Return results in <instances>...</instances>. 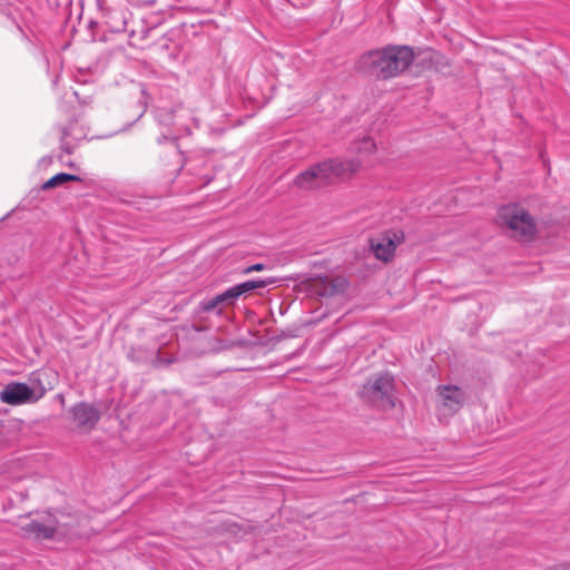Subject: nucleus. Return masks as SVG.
<instances>
[{
    "label": "nucleus",
    "mask_w": 570,
    "mask_h": 570,
    "mask_svg": "<svg viewBox=\"0 0 570 570\" xmlns=\"http://www.w3.org/2000/svg\"><path fill=\"white\" fill-rule=\"evenodd\" d=\"M185 131H186L187 134H190V129H189V127H185Z\"/></svg>",
    "instance_id": "nucleus-23"
},
{
    "label": "nucleus",
    "mask_w": 570,
    "mask_h": 570,
    "mask_svg": "<svg viewBox=\"0 0 570 570\" xmlns=\"http://www.w3.org/2000/svg\"><path fill=\"white\" fill-rule=\"evenodd\" d=\"M178 136H175V135H166V134H163L161 136L158 137L157 141L158 144H161L163 141L165 140H173L175 142V140L177 139Z\"/></svg>",
    "instance_id": "nucleus-19"
},
{
    "label": "nucleus",
    "mask_w": 570,
    "mask_h": 570,
    "mask_svg": "<svg viewBox=\"0 0 570 570\" xmlns=\"http://www.w3.org/2000/svg\"><path fill=\"white\" fill-rule=\"evenodd\" d=\"M237 288H239L242 295L255 289V285L252 281H246L237 284Z\"/></svg>",
    "instance_id": "nucleus-17"
},
{
    "label": "nucleus",
    "mask_w": 570,
    "mask_h": 570,
    "mask_svg": "<svg viewBox=\"0 0 570 570\" xmlns=\"http://www.w3.org/2000/svg\"><path fill=\"white\" fill-rule=\"evenodd\" d=\"M20 531L24 538L35 540H49L53 539L60 531L59 522L56 517L48 512H38L30 518H27L24 522L20 523Z\"/></svg>",
    "instance_id": "nucleus-5"
},
{
    "label": "nucleus",
    "mask_w": 570,
    "mask_h": 570,
    "mask_svg": "<svg viewBox=\"0 0 570 570\" xmlns=\"http://www.w3.org/2000/svg\"><path fill=\"white\" fill-rule=\"evenodd\" d=\"M370 247L377 259L389 262L394 256L396 244L393 238L385 235L383 237L371 239Z\"/></svg>",
    "instance_id": "nucleus-9"
},
{
    "label": "nucleus",
    "mask_w": 570,
    "mask_h": 570,
    "mask_svg": "<svg viewBox=\"0 0 570 570\" xmlns=\"http://www.w3.org/2000/svg\"><path fill=\"white\" fill-rule=\"evenodd\" d=\"M70 412L77 426L86 431L92 430L100 419L99 410L85 402L75 404Z\"/></svg>",
    "instance_id": "nucleus-8"
},
{
    "label": "nucleus",
    "mask_w": 570,
    "mask_h": 570,
    "mask_svg": "<svg viewBox=\"0 0 570 570\" xmlns=\"http://www.w3.org/2000/svg\"><path fill=\"white\" fill-rule=\"evenodd\" d=\"M220 304H222V302H220L218 295H216L212 298L203 299L197 306V312L198 313L215 312L217 315H219L222 313V309L218 308V306Z\"/></svg>",
    "instance_id": "nucleus-13"
},
{
    "label": "nucleus",
    "mask_w": 570,
    "mask_h": 570,
    "mask_svg": "<svg viewBox=\"0 0 570 570\" xmlns=\"http://www.w3.org/2000/svg\"><path fill=\"white\" fill-rule=\"evenodd\" d=\"M361 397L377 407L389 410L395 405L394 380L389 373L371 377L360 391Z\"/></svg>",
    "instance_id": "nucleus-4"
},
{
    "label": "nucleus",
    "mask_w": 570,
    "mask_h": 570,
    "mask_svg": "<svg viewBox=\"0 0 570 570\" xmlns=\"http://www.w3.org/2000/svg\"><path fill=\"white\" fill-rule=\"evenodd\" d=\"M71 180L79 181L80 177L72 175V174L59 173V174L55 175L53 177H51L50 179H48L46 183H43L42 189L55 188L57 186H61Z\"/></svg>",
    "instance_id": "nucleus-11"
},
{
    "label": "nucleus",
    "mask_w": 570,
    "mask_h": 570,
    "mask_svg": "<svg viewBox=\"0 0 570 570\" xmlns=\"http://www.w3.org/2000/svg\"><path fill=\"white\" fill-rule=\"evenodd\" d=\"M250 281L254 283L255 289L266 287L276 282V279L273 277H268V278H264V279H261V278L259 279H250Z\"/></svg>",
    "instance_id": "nucleus-16"
},
{
    "label": "nucleus",
    "mask_w": 570,
    "mask_h": 570,
    "mask_svg": "<svg viewBox=\"0 0 570 570\" xmlns=\"http://www.w3.org/2000/svg\"><path fill=\"white\" fill-rule=\"evenodd\" d=\"M45 392V387H41L39 394H36V391L28 384L11 382L0 392V400L9 405L35 403L43 396Z\"/></svg>",
    "instance_id": "nucleus-6"
},
{
    "label": "nucleus",
    "mask_w": 570,
    "mask_h": 570,
    "mask_svg": "<svg viewBox=\"0 0 570 570\" xmlns=\"http://www.w3.org/2000/svg\"><path fill=\"white\" fill-rule=\"evenodd\" d=\"M193 120H194L196 127H198V119L196 117H194Z\"/></svg>",
    "instance_id": "nucleus-21"
},
{
    "label": "nucleus",
    "mask_w": 570,
    "mask_h": 570,
    "mask_svg": "<svg viewBox=\"0 0 570 570\" xmlns=\"http://www.w3.org/2000/svg\"><path fill=\"white\" fill-rule=\"evenodd\" d=\"M240 296H242V293H240L239 288H237V285L232 286V287L227 288L225 292L218 294V297H219L222 304L223 303L233 304Z\"/></svg>",
    "instance_id": "nucleus-15"
},
{
    "label": "nucleus",
    "mask_w": 570,
    "mask_h": 570,
    "mask_svg": "<svg viewBox=\"0 0 570 570\" xmlns=\"http://www.w3.org/2000/svg\"><path fill=\"white\" fill-rule=\"evenodd\" d=\"M267 268H268V267H267L266 265H264V264H262V263H256V264H253V265H250V266L246 267V268L244 269V273H245V274H249V273H253V272H262V271H265V269H267Z\"/></svg>",
    "instance_id": "nucleus-18"
},
{
    "label": "nucleus",
    "mask_w": 570,
    "mask_h": 570,
    "mask_svg": "<svg viewBox=\"0 0 570 570\" xmlns=\"http://www.w3.org/2000/svg\"><path fill=\"white\" fill-rule=\"evenodd\" d=\"M76 124H70L68 127L63 128L61 131V149L66 154H72L75 149V144L71 141L70 137L76 130Z\"/></svg>",
    "instance_id": "nucleus-12"
},
{
    "label": "nucleus",
    "mask_w": 570,
    "mask_h": 570,
    "mask_svg": "<svg viewBox=\"0 0 570 570\" xmlns=\"http://www.w3.org/2000/svg\"><path fill=\"white\" fill-rule=\"evenodd\" d=\"M81 137H82V136L79 134V135H76V136L73 137V139H78V140H79V139H81Z\"/></svg>",
    "instance_id": "nucleus-22"
},
{
    "label": "nucleus",
    "mask_w": 570,
    "mask_h": 570,
    "mask_svg": "<svg viewBox=\"0 0 570 570\" xmlns=\"http://www.w3.org/2000/svg\"><path fill=\"white\" fill-rule=\"evenodd\" d=\"M361 164V157L357 159H327L298 174L295 185L302 189L321 188L331 184L335 178L355 173Z\"/></svg>",
    "instance_id": "nucleus-2"
},
{
    "label": "nucleus",
    "mask_w": 570,
    "mask_h": 570,
    "mask_svg": "<svg viewBox=\"0 0 570 570\" xmlns=\"http://www.w3.org/2000/svg\"><path fill=\"white\" fill-rule=\"evenodd\" d=\"M440 399L439 413L443 416L455 414L464 403V392L455 385H440L436 389Z\"/></svg>",
    "instance_id": "nucleus-7"
},
{
    "label": "nucleus",
    "mask_w": 570,
    "mask_h": 570,
    "mask_svg": "<svg viewBox=\"0 0 570 570\" xmlns=\"http://www.w3.org/2000/svg\"><path fill=\"white\" fill-rule=\"evenodd\" d=\"M180 117L181 116H179L177 111H173L170 109L159 108L156 111V120L161 126H177Z\"/></svg>",
    "instance_id": "nucleus-10"
},
{
    "label": "nucleus",
    "mask_w": 570,
    "mask_h": 570,
    "mask_svg": "<svg viewBox=\"0 0 570 570\" xmlns=\"http://www.w3.org/2000/svg\"><path fill=\"white\" fill-rule=\"evenodd\" d=\"M498 222L509 230L512 238L520 242L532 240L538 232L535 218L518 204H508L500 207Z\"/></svg>",
    "instance_id": "nucleus-3"
},
{
    "label": "nucleus",
    "mask_w": 570,
    "mask_h": 570,
    "mask_svg": "<svg viewBox=\"0 0 570 570\" xmlns=\"http://www.w3.org/2000/svg\"><path fill=\"white\" fill-rule=\"evenodd\" d=\"M50 163H51V158H50V157H42V158L40 159V161H39V165H40V166H46V165H48V164H50Z\"/></svg>",
    "instance_id": "nucleus-20"
},
{
    "label": "nucleus",
    "mask_w": 570,
    "mask_h": 570,
    "mask_svg": "<svg viewBox=\"0 0 570 570\" xmlns=\"http://www.w3.org/2000/svg\"><path fill=\"white\" fill-rule=\"evenodd\" d=\"M414 60V51L409 46H387L362 55L356 68L377 79L394 78L404 72Z\"/></svg>",
    "instance_id": "nucleus-1"
},
{
    "label": "nucleus",
    "mask_w": 570,
    "mask_h": 570,
    "mask_svg": "<svg viewBox=\"0 0 570 570\" xmlns=\"http://www.w3.org/2000/svg\"><path fill=\"white\" fill-rule=\"evenodd\" d=\"M375 149V142L371 137H364L362 140L353 146V150H356L361 156L363 154H371Z\"/></svg>",
    "instance_id": "nucleus-14"
}]
</instances>
